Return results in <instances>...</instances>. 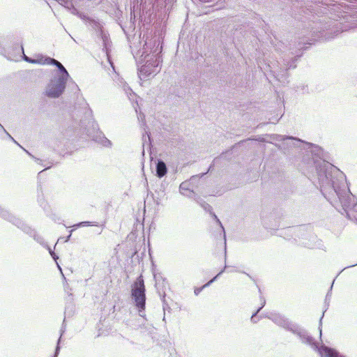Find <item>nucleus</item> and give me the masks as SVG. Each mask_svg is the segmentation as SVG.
Listing matches in <instances>:
<instances>
[{
    "mask_svg": "<svg viewBox=\"0 0 357 357\" xmlns=\"http://www.w3.org/2000/svg\"><path fill=\"white\" fill-rule=\"evenodd\" d=\"M132 296L133 297L136 306L139 310H144L146 303L145 285L142 276L137 278L132 287Z\"/></svg>",
    "mask_w": 357,
    "mask_h": 357,
    "instance_id": "f257e3e1",
    "label": "nucleus"
},
{
    "mask_svg": "<svg viewBox=\"0 0 357 357\" xmlns=\"http://www.w3.org/2000/svg\"><path fill=\"white\" fill-rule=\"evenodd\" d=\"M66 82L57 79L56 83L51 84L47 91V95L50 98H58L64 91Z\"/></svg>",
    "mask_w": 357,
    "mask_h": 357,
    "instance_id": "f03ea898",
    "label": "nucleus"
},
{
    "mask_svg": "<svg viewBox=\"0 0 357 357\" xmlns=\"http://www.w3.org/2000/svg\"><path fill=\"white\" fill-rule=\"evenodd\" d=\"M43 65H54V66H56L59 68V70L61 73V75L58 79L62 80L64 82H67L68 78L69 77V74H68V71L66 70V68L63 67V66L60 62H59L58 61H56L54 59L45 56Z\"/></svg>",
    "mask_w": 357,
    "mask_h": 357,
    "instance_id": "7ed1b4c3",
    "label": "nucleus"
},
{
    "mask_svg": "<svg viewBox=\"0 0 357 357\" xmlns=\"http://www.w3.org/2000/svg\"><path fill=\"white\" fill-rule=\"evenodd\" d=\"M156 172H157V175L159 177H162L163 176H165L166 174L167 167H166V165L164 162L159 161L158 162L157 167H156Z\"/></svg>",
    "mask_w": 357,
    "mask_h": 357,
    "instance_id": "20e7f679",
    "label": "nucleus"
},
{
    "mask_svg": "<svg viewBox=\"0 0 357 357\" xmlns=\"http://www.w3.org/2000/svg\"><path fill=\"white\" fill-rule=\"evenodd\" d=\"M44 59H45V56H43L42 55L38 56L37 59H32L26 56V55L24 56V59L30 63H38V64L43 65Z\"/></svg>",
    "mask_w": 357,
    "mask_h": 357,
    "instance_id": "39448f33",
    "label": "nucleus"
},
{
    "mask_svg": "<svg viewBox=\"0 0 357 357\" xmlns=\"http://www.w3.org/2000/svg\"><path fill=\"white\" fill-rule=\"evenodd\" d=\"M326 357H337V354L332 349H326Z\"/></svg>",
    "mask_w": 357,
    "mask_h": 357,
    "instance_id": "423d86ee",
    "label": "nucleus"
},
{
    "mask_svg": "<svg viewBox=\"0 0 357 357\" xmlns=\"http://www.w3.org/2000/svg\"><path fill=\"white\" fill-rule=\"evenodd\" d=\"M214 279L210 280V282H208L207 284H206L205 285L203 286V287H205L206 286H208L210 283H211L213 281Z\"/></svg>",
    "mask_w": 357,
    "mask_h": 357,
    "instance_id": "0eeeda50",
    "label": "nucleus"
}]
</instances>
